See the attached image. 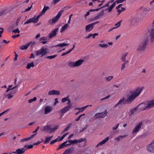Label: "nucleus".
Returning <instances> with one entry per match:
<instances>
[{"label": "nucleus", "instance_id": "obj_1", "mask_svg": "<svg viewBox=\"0 0 154 154\" xmlns=\"http://www.w3.org/2000/svg\"><path fill=\"white\" fill-rule=\"evenodd\" d=\"M50 9L49 7L48 6L45 5L44 7L39 14L36 17L35 16L29 19L28 20L26 21L24 23V25H26L31 23H36L38 22L39 17L42 15H44L46 11Z\"/></svg>", "mask_w": 154, "mask_h": 154}, {"label": "nucleus", "instance_id": "obj_2", "mask_svg": "<svg viewBox=\"0 0 154 154\" xmlns=\"http://www.w3.org/2000/svg\"><path fill=\"white\" fill-rule=\"evenodd\" d=\"M149 39L146 37L141 40L138 43L136 50L137 51L141 52L145 51L148 44Z\"/></svg>", "mask_w": 154, "mask_h": 154}, {"label": "nucleus", "instance_id": "obj_3", "mask_svg": "<svg viewBox=\"0 0 154 154\" xmlns=\"http://www.w3.org/2000/svg\"><path fill=\"white\" fill-rule=\"evenodd\" d=\"M142 89V88H138L132 91L131 94L126 99V101H127V103H131L136 97L139 95L141 92Z\"/></svg>", "mask_w": 154, "mask_h": 154}, {"label": "nucleus", "instance_id": "obj_4", "mask_svg": "<svg viewBox=\"0 0 154 154\" xmlns=\"http://www.w3.org/2000/svg\"><path fill=\"white\" fill-rule=\"evenodd\" d=\"M67 100H67V101H68V102L67 104H68V105L61 109L59 111V113L60 114H61L60 115V118L62 117V116L65 113L69 110L72 107V104H70L71 103V100L69 98V97H68Z\"/></svg>", "mask_w": 154, "mask_h": 154}, {"label": "nucleus", "instance_id": "obj_5", "mask_svg": "<svg viewBox=\"0 0 154 154\" xmlns=\"http://www.w3.org/2000/svg\"><path fill=\"white\" fill-rule=\"evenodd\" d=\"M63 10H61L58 13L56 17H54L52 19H49L48 21L49 23L51 25H54L60 17L62 14L63 12Z\"/></svg>", "mask_w": 154, "mask_h": 154}, {"label": "nucleus", "instance_id": "obj_6", "mask_svg": "<svg viewBox=\"0 0 154 154\" xmlns=\"http://www.w3.org/2000/svg\"><path fill=\"white\" fill-rule=\"evenodd\" d=\"M48 50V49L47 48H44V46H43L40 50L35 51V55L38 56L41 55V57H42L48 53L47 51Z\"/></svg>", "mask_w": 154, "mask_h": 154}, {"label": "nucleus", "instance_id": "obj_7", "mask_svg": "<svg viewBox=\"0 0 154 154\" xmlns=\"http://www.w3.org/2000/svg\"><path fill=\"white\" fill-rule=\"evenodd\" d=\"M146 149L150 152H154V139L146 146Z\"/></svg>", "mask_w": 154, "mask_h": 154}, {"label": "nucleus", "instance_id": "obj_8", "mask_svg": "<svg viewBox=\"0 0 154 154\" xmlns=\"http://www.w3.org/2000/svg\"><path fill=\"white\" fill-rule=\"evenodd\" d=\"M107 110H106L104 112L97 113L94 116V118L96 119L99 118H104L107 115Z\"/></svg>", "mask_w": 154, "mask_h": 154}, {"label": "nucleus", "instance_id": "obj_9", "mask_svg": "<svg viewBox=\"0 0 154 154\" xmlns=\"http://www.w3.org/2000/svg\"><path fill=\"white\" fill-rule=\"evenodd\" d=\"M99 22V21H97L87 25L85 28L86 31L88 32H90L93 29L94 25L98 23Z\"/></svg>", "mask_w": 154, "mask_h": 154}, {"label": "nucleus", "instance_id": "obj_10", "mask_svg": "<svg viewBox=\"0 0 154 154\" xmlns=\"http://www.w3.org/2000/svg\"><path fill=\"white\" fill-rule=\"evenodd\" d=\"M27 145H25L24 147L22 148H19L16 150L15 151L12 152L13 153L16 154H22L25 152V150L26 149Z\"/></svg>", "mask_w": 154, "mask_h": 154}, {"label": "nucleus", "instance_id": "obj_11", "mask_svg": "<svg viewBox=\"0 0 154 154\" xmlns=\"http://www.w3.org/2000/svg\"><path fill=\"white\" fill-rule=\"evenodd\" d=\"M146 105L144 103H142L137 106V108L139 111L147 110V108Z\"/></svg>", "mask_w": 154, "mask_h": 154}, {"label": "nucleus", "instance_id": "obj_12", "mask_svg": "<svg viewBox=\"0 0 154 154\" xmlns=\"http://www.w3.org/2000/svg\"><path fill=\"white\" fill-rule=\"evenodd\" d=\"M143 123L142 121H141L137 124V125L133 131V133H136L139 131Z\"/></svg>", "mask_w": 154, "mask_h": 154}, {"label": "nucleus", "instance_id": "obj_13", "mask_svg": "<svg viewBox=\"0 0 154 154\" xmlns=\"http://www.w3.org/2000/svg\"><path fill=\"white\" fill-rule=\"evenodd\" d=\"M58 29L59 28H57L52 30L51 32L48 34L49 38H50L56 36Z\"/></svg>", "mask_w": 154, "mask_h": 154}, {"label": "nucleus", "instance_id": "obj_14", "mask_svg": "<svg viewBox=\"0 0 154 154\" xmlns=\"http://www.w3.org/2000/svg\"><path fill=\"white\" fill-rule=\"evenodd\" d=\"M127 103H128L127 101H126V100H125V98L124 97H123L122 99L120 100L119 101L118 103L115 105L114 107V108L116 107L119 105H122V104H126Z\"/></svg>", "mask_w": 154, "mask_h": 154}, {"label": "nucleus", "instance_id": "obj_15", "mask_svg": "<svg viewBox=\"0 0 154 154\" xmlns=\"http://www.w3.org/2000/svg\"><path fill=\"white\" fill-rule=\"evenodd\" d=\"M149 39V40L151 42H153L154 41V29H151V32L149 34V38H148Z\"/></svg>", "mask_w": 154, "mask_h": 154}, {"label": "nucleus", "instance_id": "obj_16", "mask_svg": "<svg viewBox=\"0 0 154 154\" xmlns=\"http://www.w3.org/2000/svg\"><path fill=\"white\" fill-rule=\"evenodd\" d=\"M74 149L75 148L73 147L69 148L66 149L63 152V154H69L71 153L74 150Z\"/></svg>", "mask_w": 154, "mask_h": 154}, {"label": "nucleus", "instance_id": "obj_17", "mask_svg": "<svg viewBox=\"0 0 154 154\" xmlns=\"http://www.w3.org/2000/svg\"><path fill=\"white\" fill-rule=\"evenodd\" d=\"M52 109V107L51 106H47L45 108V113L47 114L50 112Z\"/></svg>", "mask_w": 154, "mask_h": 154}, {"label": "nucleus", "instance_id": "obj_18", "mask_svg": "<svg viewBox=\"0 0 154 154\" xmlns=\"http://www.w3.org/2000/svg\"><path fill=\"white\" fill-rule=\"evenodd\" d=\"M31 42H29L26 45H23L20 46L19 48L22 50H24L27 49L30 45L31 44Z\"/></svg>", "mask_w": 154, "mask_h": 154}, {"label": "nucleus", "instance_id": "obj_19", "mask_svg": "<svg viewBox=\"0 0 154 154\" xmlns=\"http://www.w3.org/2000/svg\"><path fill=\"white\" fill-rule=\"evenodd\" d=\"M84 61L83 59H79L75 62V65L76 67L79 66L81 65L82 63Z\"/></svg>", "mask_w": 154, "mask_h": 154}, {"label": "nucleus", "instance_id": "obj_20", "mask_svg": "<svg viewBox=\"0 0 154 154\" xmlns=\"http://www.w3.org/2000/svg\"><path fill=\"white\" fill-rule=\"evenodd\" d=\"M88 107L87 106H83L82 108H79V107H77L75 109V110L76 109H78L79 110V109H82V110H80L79 111L75 113V115H78L80 112H82L84 110H85V109L87 108Z\"/></svg>", "mask_w": 154, "mask_h": 154}, {"label": "nucleus", "instance_id": "obj_21", "mask_svg": "<svg viewBox=\"0 0 154 154\" xmlns=\"http://www.w3.org/2000/svg\"><path fill=\"white\" fill-rule=\"evenodd\" d=\"M154 106V100H151L148 102V105L146 106L147 108H150Z\"/></svg>", "mask_w": 154, "mask_h": 154}, {"label": "nucleus", "instance_id": "obj_22", "mask_svg": "<svg viewBox=\"0 0 154 154\" xmlns=\"http://www.w3.org/2000/svg\"><path fill=\"white\" fill-rule=\"evenodd\" d=\"M109 140V137H106L105 139L103 140L101 142H100L96 146L98 147L99 146H102L103 144L105 143Z\"/></svg>", "mask_w": 154, "mask_h": 154}, {"label": "nucleus", "instance_id": "obj_23", "mask_svg": "<svg viewBox=\"0 0 154 154\" xmlns=\"http://www.w3.org/2000/svg\"><path fill=\"white\" fill-rule=\"evenodd\" d=\"M116 4L114 2L108 8L106 9L105 10V11H106L107 10H108V12H110L112 11V9L114 8V7L115 6Z\"/></svg>", "mask_w": 154, "mask_h": 154}, {"label": "nucleus", "instance_id": "obj_24", "mask_svg": "<svg viewBox=\"0 0 154 154\" xmlns=\"http://www.w3.org/2000/svg\"><path fill=\"white\" fill-rule=\"evenodd\" d=\"M131 24L132 25H134L137 22V19L135 17H132L130 20Z\"/></svg>", "mask_w": 154, "mask_h": 154}, {"label": "nucleus", "instance_id": "obj_25", "mask_svg": "<svg viewBox=\"0 0 154 154\" xmlns=\"http://www.w3.org/2000/svg\"><path fill=\"white\" fill-rule=\"evenodd\" d=\"M69 45V44H66L65 43H60V44H59L58 45H54L53 46V47H63V46H66L68 45Z\"/></svg>", "mask_w": 154, "mask_h": 154}, {"label": "nucleus", "instance_id": "obj_26", "mask_svg": "<svg viewBox=\"0 0 154 154\" xmlns=\"http://www.w3.org/2000/svg\"><path fill=\"white\" fill-rule=\"evenodd\" d=\"M68 27V24L66 23L63 26H62V28L61 29L60 32H63L64 31H65Z\"/></svg>", "mask_w": 154, "mask_h": 154}, {"label": "nucleus", "instance_id": "obj_27", "mask_svg": "<svg viewBox=\"0 0 154 154\" xmlns=\"http://www.w3.org/2000/svg\"><path fill=\"white\" fill-rule=\"evenodd\" d=\"M34 66V65L33 62H32L31 63H28L26 66V69H29L31 67H33Z\"/></svg>", "mask_w": 154, "mask_h": 154}, {"label": "nucleus", "instance_id": "obj_28", "mask_svg": "<svg viewBox=\"0 0 154 154\" xmlns=\"http://www.w3.org/2000/svg\"><path fill=\"white\" fill-rule=\"evenodd\" d=\"M66 142L65 141L64 142L59 146L60 148H61L62 149L64 147L70 145V144H66Z\"/></svg>", "mask_w": 154, "mask_h": 154}, {"label": "nucleus", "instance_id": "obj_29", "mask_svg": "<svg viewBox=\"0 0 154 154\" xmlns=\"http://www.w3.org/2000/svg\"><path fill=\"white\" fill-rule=\"evenodd\" d=\"M59 126L58 125H57L53 128H51V130L50 131L49 133H51L53 132H54L58 128Z\"/></svg>", "mask_w": 154, "mask_h": 154}, {"label": "nucleus", "instance_id": "obj_30", "mask_svg": "<svg viewBox=\"0 0 154 154\" xmlns=\"http://www.w3.org/2000/svg\"><path fill=\"white\" fill-rule=\"evenodd\" d=\"M105 10H103L101 11L100 13H99L96 16V17H97V19L100 18L101 16H103L104 15V11Z\"/></svg>", "mask_w": 154, "mask_h": 154}, {"label": "nucleus", "instance_id": "obj_31", "mask_svg": "<svg viewBox=\"0 0 154 154\" xmlns=\"http://www.w3.org/2000/svg\"><path fill=\"white\" fill-rule=\"evenodd\" d=\"M68 66L71 68H73L75 67V62H69L68 63Z\"/></svg>", "mask_w": 154, "mask_h": 154}, {"label": "nucleus", "instance_id": "obj_32", "mask_svg": "<svg viewBox=\"0 0 154 154\" xmlns=\"http://www.w3.org/2000/svg\"><path fill=\"white\" fill-rule=\"evenodd\" d=\"M127 53H125L123 54L121 58V60L123 61H125L126 59V57L127 56Z\"/></svg>", "mask_w": 154, "mask_h": 154}, {"label": "nucleus", "instance_id": "obj_33", "mask_svg": "<svg viewBox=\"0 0 154 154\" xmlns=\"http://www.w3.org/2000/svg\"><path fill=\"white\" fill-rule=\"evenodd\" d=\"M137 110H138V109L137 107H135L134 109H131V114L130 115L131 116L134 114V113L137 111Z\"/></svg>", "mask_w": 154, "mask_h": 154}, {"label": "nucleus", "instance_id": "obj_34", "mask_svg": "<svg viewBox=\"0 0 154 154\" xmlns=\"http://www.w3.org/2000/svg\"><path fill=\"white\" fill-rule=\"evenodd\" d=\"M51 128L48 125H46L43 128V130L45 131L47 130H51Z\"/></svg>", "mask_w": 154, "mask_h": 154}, {"label": "nucleus", "instance_id": "obj_35", "mask_svg": "<svg viewBox=\"0 0 154 154\" xmlns=\"http://www.w3.org/2000/svg\"><path fill=\"white\" fill-rule=\"evenodd\" d=\"M57 54H55L53 56H48L45 57V58H47L50 59L54 58L57 57Z\"/></svg>", "mask_w": 154, "mask_h": 154}, {"label": "nucleus", "instance_id": "obj_36", "mask_svg": "<svg viewBox=\"0 0 154 154\" xmlns=\"http://www.w3.org/2000/svg\"><path fill=\"white\" fill-rule=\"evenodd\" d=\"M33 3H32V5L30 6V7H29L27 8V9H26L25 11H21V12L22 13H23L24 12H26V11H29L30 9H31V8H32V5H33Z\"/></svg>", "mask_w": 154, "mask_h": 154}, {"label": "nucleus", "instance_id": "obj_37", "mask_svg": "<svg viewBox=\"0 0 154 154\" xmlns=\"http://www.w3.org/2000/svg\"><path fill=\"white\" fill-rule=\"evenodd\" d=\"M29 140H30V139L29 138V137H28L26 138H24V139H21L20 140V142H23L24 141Z\"/></svg>", "mask_w": 154, "mask_h": 154}, {"label": "nucleus", "instance_id": "obj_38", "mask_svg": "<svg viewBox=\"0 0 154 154\" xmlns=\"http://www.w3.org/2000/svg\"><path fill=\"white\" fill-rule=\"evenodd\" d=\"M68 133L67 132L65 134H63L61 137L60 139H59L58 141H60L64 139V138L68 134Z\"/></svg>", "mask_w": 154, "mask_h": 154}, {"label": "nucleus", "instance_id": "obj_39", "mask_svg": "<svg viewBox=\"0 0 154 154\" xmlns=\"http://www.w3.org/2000/svg\"><path fill=\"white\" fill-rule=\"evenodd\" d=\"M6 97H8V99H10L13 97V95H12V94H10V93H9V94H8L6 96H4L3 97V98H5Z\"/></svg>", "mask_w": 154, "mask_h": 154}, {"label": "nucleus", "instance_id": "obj_40", "mask_svg": "<svg viewBox=\"0 0 154 154\" xmlns=\"http://www.w3.org/2000/svg\"><path fill=\"white\" fill-rule=\"evenodd\" d=\"M55 92V90H54L50 91H49V92H48V94L50 95H54Z\"/></svg>", "mask_w": 154, "mask_h": 154}, {"label": "nucleus", "instance_id": "obj_41", "mask_svg": "<svg viewBox=\"0 0 154 154\" xmlns=\"http://www.w3.org/2000/svg\"><path fill=\"white\" fill-rule=\"evenodd\" d=\"M113 77L112 76H109L108 77H106V81L108 82L111 80L113 78Z\"/></svg>", "mask_w": 154, "mask_h": 154}, {"label": "nucleus", "instance_id": "obj_42", "mask_svg": "<svg viewBox=\"0 0 154 154\" xmlns=\"http://www.w3.org/2000/svg\"><path fill=\"white\" fill-rule=\"evenodd\" d=\"M99 46L101 48H107L108 46V45L107 44H100L99 45Z\"/></svg>", "mask_w": 154, "mask_h": 154}, {"label": "nucleus", "instance_id": "obj_43", "mask_svg": "<svg viewBox=\"0 0 154 154\" xmlns=\"http://www.w3.org/2000/svg\"><path fill=\"white\" fill-rule=\"evenodd\" d=\"M126 0H116L115 2H114L115 3V4L117 3V4H119L120 3H121L125 1Z\"/></svg>", "mask_w": 154, "mask_h": 154}, {"label": "nucleus", "instance_id": "obj_44", "mask_svg": "<svg viewBox=\"0 0 154 154\" xmlns=\"http://www.w3.org/2000/svg\"><path fill=\"white\" fill-rule=\"evenodd\" d=\"M51 140L48 137H46L45 138V140L44 142V143H48Z\"/></svg>", "mask_w": 154, "mask_h": 154}, {"label": "nucleus", "instance_id": "obj_45", "mask_svg": "<svg viewBox=\"0 0 154 154\" xmlns=\"http://www.w3.org/2000/svg\"><path fill=\"white\" fill-rule=\"evenodd\" d=\"M72 125V123H70L68 124L67 126L65 128V131H67L70 128L71 126Z\"/></svg>", "mask_w": 154, "mask_h": 154}, {"label": "nucleus", "instance_id": "obj_46", "mask_svg": "<svg viewBox=\"0 0 154 154\" xmlns=\"http://www.w3.org/2000/svg\"><path fill=\"white\" fill-rule=\"evenodd\" d=\"M12 90L10 91L9 93L10 94H15L16 92H17V90Z\"/></svg>", "mask_w": 154, "mask_h": 154}, {"label": "nucleus", "instance_id": "obj_47", "mask_svg": "<svg viewBox=\"0 0 154 154\" xmlns=\"http://www.w3.org/2000/svg\"><path fill=\"white\" fill-rule=\"evenodd\" d=\"M68 97H69V96H68L66 97L63 98L61 100L62 102L64 103L67 101V100H68L67 99H68Z\"/></svg>", "mask_w": 154, "mask_h": 154}, {"label": "nucleus", "instance_id": "obj_48", "mask_svg": "<svg viewBox=\"0 0 154 154\" xmlns=\"http://www.w3.org/2000/svg\"><path fill=\"white\" fill-rule=\"evenodd\" d=\"M86 140V139L85 138H81V139H79L77 140L78 143H80L83 141H85Z\"/></svg>", "mask_w": 154, "mask_h": 154}, {"label": "nucleus", "instance_id": "obj_49", "mask_svg": "<svg viewBox=\"0 0 154 154\" xmlns=\"http://www.w3.org/2000/svg\"><path fill=\"white\" fill-rule=\"evenodd\" d=\"M57 141H58V139L56 138V139H55V140H53L51 141L50 143V144H51V145L53 144L54 143L56 142Z\"/></svg>", "mask_w": 154, "mask_h": 154}, {"label": "nucleus", "instance_id": "obj_50", "mask_svg": "<svg viewBox=\"0 0 154 154\" xmlns=\"http://www.w3.org/2000/svg\"><path fill=\"white\" fill-rule=\"evenodd\" d=\"M122 21V20H121L119 21L117 23H116L115 24V26H117L116 27H117V28L120 26L121 23Z\"/></svg>", "mask_w": 154, "mask_h": 154}, {"label": "nucleus", "instance_id": "obj_51", "mask_svg": "<svg viewBox=\"0 0 154 154\" xmlns=\"http://www.w3.org/2000/svg\"><path fill=\"white\" fill-rule=\"evenodd\" d=\"M12 32L16 33H19L20 32V31L19 30L18 28H17L16 29L14 30Z\"/></svg>", "mask_w": 154, "mask_h": 154}, {"label": "nucleus", "instance_id": "obj_52", "mask_svg": "<svg viewBox=\"0 0 154 154\" xmlns=\"http://www.w3.org/2000/svg\"><path fill=\"white\" fill-rule=\"evenodd\" d=\"M60 0H53L52 3L53 5H55L59 2Z\"/></svg>", "mask_w": 154, "mask_h": 154}, {"label": "nucleus", "instance_id": "obj_53", "mask_svg": "<svg viewBox=\"0 0 154 154\" xmlns=\"http://www.w3.org/2000/svg\"><path fill=\"white\" fill-rule=\"evenodd\" d=\"M21 18V17H19L17 18V20L16 21V26H18V23H19V21H20V20Z\"/></svg>", "mask_w": 154, "mask_h": 154}, {"label": "nucleus", "instance_id": "obj_54", "mask_svg": "<svg viewBox=\"0 0 154 154\" xmlns=\"http://www.w3.org/2000/svg\"><path fill=\"white\" fill-rule=\"evenodd\" d=\"M47 38L45 37H42L39 38V41H41L42 40H46L47 39Z\"/></svg>", "mask_w": 154, "mask_h": 154}, {"label": "nucleus", "instance_id": "obj_55", "mask_svg": "<svg viewBox=\"0 0 154 154\" xmlns=\"http://www.w3.org/2000/svg\"><path fill=\"white\" fill-rule=\"evenodd\" d=\"M88 127V125H86L84 128H83L82 130H80L79 131V132H82L83 131L85 130Z\"/></svg>", "mask_w": 154, "mask_h": 154}, {"label": "nucleus", "instance_id": "obj_56", "mask_svg": "<svg viewBox=\"0 0 154 154\" xmlns=\"http://www.w3.org/2000/svg\"><path fill=\"white\" fill-rule=\"evenodd\" d=\"M55 91L54 92V95L56 94L57 95H59L60 94V92L58 91L55 90Z\"/></svg>", "mask_w": 154, "mask_h": 154}, {"label": "nucleus", "instance_id": "obj_57", "mask_svg": "<svg viewBox=\"0 0 154 154\" xmlns=\"http://www.w3.org/2000/svg\"><path fill=\"white\" fill-rule=\"evenodd\" d=\"M33 145H30L29 146H27L26 147L28 149H30L33 148Z\"/></svg>", "mask_w": 154, "mask_h": 154}, {"label": "nucleus", "instance_id": "obj_58", "mask_svg": "<svg viewBox=\"0 0 154 154\" xmlns=\"http://www.w3.org/2000/svg\"><path fill=\"white\" fill-rule=\"evenodd\" d=\"M20 36V34H17L16 35H14L12 36V38H15L17 37H18Z\"/></svg>", "mask_w": 154, "mask_h": 154}, {"label": "nucleus", "instance_id": "obj_59", "mask_svg": "<svg viewBox=\"0 0 154 154\" xmlns=\"http://www.w3.org/2000/svg\"><path fill=\"white\" fill-rule=\"evenodd\" d=\"M92 36V34H90L88 36L85 37V39H88Z\"/></svg>", "mask_w": 154, "mask_h": 154}, {"label": "nucleus", "instance_id": "obj_60", "mask_svg": "<svg viewBox=\"0 0 154 154\" xmlns=\"http://www.w3.org/2000/svg\"><path fill=\"white\" fill-rule=\"evenodd\" d=\"M4 14H6L8 13L10 11L7 9L3 10Z\"/></svg>", "mask_w": 154, "mask_h": 154}, {"label": "nucleus", "instance_id": "obj_61", "mask_svg": "<svg viewBox=\"0 0 154 154\" xmlns=\"http://www.w3.org/2000/svg\"><path fill=\"white\" fill-rule=\"evenodd\" d=\"M110 95H109L108 96H107L103 98H102L101 99H100V100H105V99H108V98H109L110 97Z\"/></svg>", "mask_w": 154, "mask_h": 154}, {"label": "nucleus", "instance_id": "obj_62", "mask_svg": "<svg viewBox=\"0 0 154 154\" xmlns=\"http://www.w3.org/2000/svg\"><path fill=\"white\" fill-rule=\"evenodd\" d=\"M119 125V124H118L116 125V127H113L112 128V129L113 130H116L118 127Z\"/></svg>", "mask_w": 154, "mask_h": 154}, {"label": "nucleus", "instance_id": "obj_63", "mask_svg": "<svg viewBox=\"0 0 154 154\" xmlns=\"http://www.w3.org/2000/svg\"><path fill=\"white\" fill-rule=\"evenodd\" d=\"M123 5L122 4H120L119 5L117 6L116 7V10H117L120 8L121 6H122Z\"/></svg>", "mask_w": 154, "mask_h": 154}, {"label": "nucleus", "instance_id": "obj_64", "mask_svg": "<svg viewBox=\"0 0 154 154\" xmlns=\"http://www.w3.org/2000/svg\"><path fill=\"white\" fill-rule=\"evenodd\" d=\"M125 63H124L123 64H122V67H121V70L122 71L125 68Z\"/></svg>", "mask_w": 154, "mask_h": 154}]
</instances>
